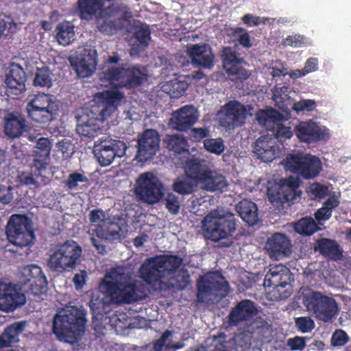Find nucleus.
<instances>
[{"label": "nucleus", "instance_id": "obj_50", "mask_svg": "<svg viewBox=\"0 0 351 351\" xmlns=\"http://www.w3.org/2000/svg\"><path fill=\"white\" fill-rule=\"evenodd\" d=\"M285 114L286 117L275 109L267 110L265 112V124L267 125V128L276 127L277 125L281 124L282 121L288 119L289 114L287 115L286 113Z\"/></svg>", "mask_w": 351, "mask_h": 351}, {"label": "nucleus", "instance_id": "obj_28", "mask_svg": "<svg viewBox=\"0 0 351 351\" xmlns=\"http://www.w3.org/2000/svg\"><path fill=\"white\" fill-rule=\"evenodd\" d=\"M105 0H77L75 12L82 20L91 21L104 10Z\"/></svg>", "mask_w": 351, "mask_h": 351}, {"label": "nucleus", "instance_id": "obj_3", "mask_svg": "<svg viewBox=\"0 0 351 351\" xmlns=\"http://www.w3.org/2000/svg\"><path fill=\"white\" fill-rule=\"evenodd\" d=\"M86 316L84 309L75 306L63 313L56 314L53 320L52 331L60 341L69 343L77 341L85 332Z\"/></svg>", "mask_w": 351, "mask_h": 351}, {"label": "nucleus", "instance_id": "obj_45", "mask_svg": "<svg viewBox=\"0 0 351 351\" xmlns=\"http://www.w3.org/2000/svg\"><path fill=\"white\" fill-rule=\"evenodd\" d=\"M196 184L192 178L188 176L178 178L173 182V189L174 191L181 195L192 194L197 187Z\"/></svg>", "mask_w": 351, "mask_h": 351}, {"label": "nucleus", "instance_id": "obj_18", "mask_svg": "<svg viewBox=\"0 0 351 351\" xmlns=\"http://www.w3.org/2000/svg\"><path fill=\"white\" fill-rule=\"evenodd\" d=\"M221 111L224 114L221 118L222 126L233 129L241 126L245 123L247 110L245 107L237 101H230L226 104Z\"/></svg>", "mask_w": 351, "mask_h": 351}, {"label": "nucleus", "instance_id": "obj_49", "mask_svg": "<svg viewBox=\"0 0 351 351\" xmlns=\"http://www.w3.org/2000/svg\"><path fill=\"white\" fill-rule=\"evenodd\" d=\"M204 147L209 153L220 155L224 152L226 146L221 138H208L204 141Z\"/></svg>", "mask_w": 351, "mask_h": 351}, {"label": "nucleus", "instance_id": "obj_44", "mask_svg": "<svg viewBox=\"0 0 351 351\" xmlns=\"http://www.w3.org/2000/svg\"><path fill=\"white\" fill-rule=\"evenodd\" d=\"M27 106L44 108V109H54L55 111L59 110V105L53 99V96L50 94L38 93L35 95L34 97L28 101Z\"/></svg>", "mask_w": 351, "mask_h": 351}, {"label": "nucleus", "instance_id": "obj_63", "mask_svg": "<svg viewBox=\"0 0 351 351\" xmlns=\"http://www.w3.org/2000/svg\"><path fill=\"white\" fill-rule=\"evenodd\" d=\"M267 20V18H261L251 14H246L242 17L243 23L248 26H257L261 23H265Z\"/></svg>", "mask_w": 351, "mask_h": 351}, {"label": "nucleus", "instance_id": "obj_6", "mask_svg": "<svg viewBox=\"0 0 351 351\" xmlns=\"http://www.w3.org/2000/svg\"><path fill=\"white\" fill-rule=\"evenodd\" d=\"M82 253V247L76 241L66 240L57 245L49 256L47 266L51 271L58 273L71 271L80 262Z\"/></svg>", "mask_w": 351, "mask_h": 351}, {"label": "nucleus", "instance_id": "obj_13", "mask_svg": "<svg viewBox=\"0 0 351 351\" xmlns=\"http://www.w3.org/2000/svg\"><path fill=\"white\" fill-rule=\"evenodd\" d=\"M221 59L226 73L235 84L242 83L251 75V73L243 66L244 62L243 58L232 47L223 48Z\"/></svg>", "mask_w": 351, "mask_h": 351}, {"label": "nucleus", "instance_id": "obj_29", "mask_svg": "<svg viewBox=\"0 0 351 351\" xmlns=\"http://www.w3.org/2000/svg\"><path fill=\"white\" fill-rule=\"evenodd\" d=\"M30 292L35 296H40L47 291V281L41 268L32 265L26 280Z\"/></svg>", "mask_w": 351, "mask_h": 351}, {"label": "nucleus", "instance_id": "obj_39", "mask_svg": "<svg viewBox=\"0 0 351 351\" xmlns=\"http://www.w3.org/2000/svg\"><path fill=\"white\" fill-rule=\"evenodd\" d=\"M288 90V86L278 85H276L272 89V98L276 106L287 115L291 112V100Z\"/></svg>", "mask_w": 351, "mask_h": 351}, {"label": "nucleus", "instance_id": "obj_60", "mask_svg": "<svg viewBox=\"0 0 351 351\" xmlns=\"http://www.w3.org/2000/svg\"><path fill=\"white\" fill-rule=\"evenodd\" d=\"M303 43L304 37L298 34L288 36L282 41V45L285 47H300Z\"/></svg>", "mask_w": 351, "mask_h": 351}, {"label": "nucleus", "instance_id": "obj_62", "mask_svg": "<svg viewBox=\"0 0 351 351\" xmlns=\"http://www.w3.org/2000/svg\"><path fill=\"white\" fill-rule=\"evenodd\" d=\"M172 332L169 330H166L159 339L153 342L152 350L153 351H162L165 346L167 340L171 337Z\"/></svg>", "mask_w": 351, "mask_h": 351}, {"label": "nucleus", "instance_id": "obj_43", "mask_svg": "<svg viewBox=\"0 0 351 351\" xmlns=\"http://www.w3.org/2000/svg\"><path fill=\"white\" fill-rule=\"evenodd\" d=\"M123 71V67H108L101 73L100 80L104 83L122 88Z\"/></svg>", "mask_w": 351, "mask_h": 351}, {"label": "nucleus", "instance_id": "obj_16", "mask_svg": "<svg viewBox=\"0 0 351 351\" xmlns=\"http://www.w3.org/2000/svg\"><path fill=\"white\" fill-rule=\"evenodd\" d=\"M160 136L157 130L147 129L138 137L136 158L140 162L153 158L160 148Z\"/></svg>", "mask_w": 351, "mask_h": 351}, {"label": "nucleus", "instance_id": "obj_41", "mask_svg": "<svg viewBox=\"0 0 351 351\" xmlns=\"http://www.w3.org/2000/svg\"><path fill=\"white\" fill-rule=\"evenodd\" d=\"M163 144L169 151L176 154L189 152L187 140L180 134L166 135L163 138Z\"/></svg>", "mask_w": 351, "mask_h": 351}, {"label": "nucleus", "instance_id": "obj_31", "mask_svg": "<svg viewBox=\"0 0 351 351\" xmlns=\"http://www.w3.org/2000/svg\"><path fill=\"white\" fill-rule=\"evenodd\" d=\"M198 185L206 191L215 192L224 191L228 186L226 178L221 173L215 170L208 169Z\"/></svg>", "mask_w": 351, "mask_h": 351}, {"label": "nucleus", "instance_id": "obj_36", "mask_svg": "<svg viewBox=\"0 0 351 351\" xmlns=\"http://www.w3.org/2000/svg\"><path fill=\"white\" fill-rule=\"evenodd\" d=\"M24 322H16L8 326L0 335V348L9 347L19 341V336L25 329Z\"/></svg>", "mask_w": 351, "mask_h": 351}, {"label": "nucleus", "instance_id": "obj_33", "mask_svg": "<svg viewBox=\"0 0 351 351\" xmlns=\"http://www.w3.org/2000/svg\"><path fill=\"white\" fill-rule=\"evenodd\" d=\"M133 37L134 43L132 45V51L135 53H139L145 50L151 40V30L148 25L141 24L134 29Z\"/></svg>", "mask_w": 351, "mask_h": 351}, {"label": "nucleus", "instance_id": "obj_27", "mask_svg": "<svg viewBox=\"0 0 351 351\" xmlns=\"http://www.w3.org/2000/svg\"><path fill=\"white\" fill-rule=\"evenodd\" d=\"M290 281L289 270L282 265H277L269 269L267 274L264 285L268 287H272L278 292L280 289L285 288Z\"/></svg>", "mask_w": 351, "mask_h": 351}, {"label": "nucleus", "instance_id": "obj_12", "mask_svg": "<svg viewBox=\"0 0 351 351\" xmlns=\"http://www.w3.org/2000/svg\"><path fill=\"white\" fill-rule=\"evenodd\" d=\"M135 193L142 202L154 204L163 197V186L159 179L152 173H145L136 180Z\"/></svg>", "mask_w": 351, "mask_h": 351}, {"label": "nucleus", "instance_id": "obj_1", "mask_svg": "<svg viewBox=\"0 0 351 351\" xmlns=\"http://www.w3.org/2000/svg\"><path fill=\"white\" fill-rule=\"evenodd\" d=\"M182 261V258L177 255L149 258L141 265L139 276L147 284L157 285L160 291H182L191 282L187 270L182 269L176 273Z\"/></svg>", "mask_w": 351, "mask_h": 351}, {"label": "nucleus", "instance_id": "obj_53", "mask_svg": "<svg viewBox=\"0 0 351 351\" xmlns=\"http://www.w3.org/2000/svg\"><path fill=\"white\" fill-rule=\"evenodd\" d=\"M267 130L272 131L276 138L280 141L289 139L293 136L291 128L286 127L282 123L273 128L267 127Z\"/></svg>", "mask_w": 351, "mask_h": 351}, {"label": "nucleus", "instance_id": "obj_24", "mask_svg": "<svg viewBox=\"0 0 351 351\" xmlns=\"http://www.w3.org/2000/svg\"><path fill=\"white\" fill-rule=\"evenodd\" d=\"M187 53L195 66L209 69L214 66L215 55L209 45H193L187 48Z\"/></svg>", "mask_w": 351, "mask_h": 351}, {"label": "nucleus", "instance_id": "obj_22", "mask_svg": "<svg viewBox=\"0 0 351 351\" xmlns=\"http://www.w3.org/2000/svg\"><path fill=\"white\" fill-rule=\"evenodd\" d=\"M295 132L300 141L307 143L326 140L329 137L326 128L313 121L300 123L295 127Z\"/></svg>", "mask_w": 351, "mask_h": 351}, {"label": "nucleus", "instance_id": "obj_58", "mask_svg": "<svg viewBox=\"0 0 351 351\" xmlns=\"http://www.w3.org/2000/svg\"><path fill=\"white\" fill-rule=\"evenodd\" d=\"M209 136V128H193L191 130V139L195 142H200L202 139L208 138Z\"/></svg>", "mask_w": 351, "mask_h": 351}, {"label": "nucleus", "instance_id": "obj_54", "mask_svg": "<svg viewBox=\"0 0 351 351\" xmlns=\"http://www.w3.org/2000/svg\"><path fill=\"white\" fill-rule=\"evenodd\" d=\"M165 207L170 213L176 215L179 212L180 203L177 195L173 193H169L165 197Z\"/></svg>", "mask_w": 351, "mask_h": 351}, {"label": "nucleus", "instance_id": "obj_23", "mask_svg": "<svg viewBox=\"0 0 351 351\" xmlns=\"http://www.w3.org/2000/svg\"><path fill=\"white\" fill-rule=\"evenodd\" d=\"M26 80L27 76L23 68L19 64L11 63L5 77L8 93L16 97L23 93L26 90Z\"/></svg>", "mask_w": 351, "mask_h": 351}, {"label": "nucleus", "instance_id": "obj_9", "mask_svg": "<svg viewBox=\"0 0 351 351\" xmlns=\"http://www.w3.org/2000/svg\"><path fill=\"white\" fill-rule=\"evenodd\" d=\"M127 9V6L122 3H112L105 8L95 19L98 31L104 35L110 36L121 29L124 26Z\"/></svg>", "mask_w": 351, "mask_h": 351}, {"label": "nucleus", "instance_id": "obj_57", "mask_svg": "<svg viewBox=\"0 0 351 351\" xmlns=\"http://www.w3.org/2000/svg\"><path fill=\"white\" fill-rule=\"evenodd\" d=\"M328 188L319 183H313L308 187V193L313 198H324L328 193Z\"/></svg>", "mask_w": 351, "mask_h": 351}, {"label": "nucleus", "instance_id": "obj_34", "mask_svg": "<svg viewBox=\"0 0 351 351\" xmlns=\"http://www.w3.org/2000/svg\"><path fill=\"white\" fill-rule=\"evenodd\" d=\"M237 212L248 226H252L258 221V208L255 203L247 199L239 202L236 206Z\"/></svg>", "mask_w": 351, "mask_h": 351}, {"label": "nucleus", "instance_id": "obj_10", "mask_svg": "<svg viewBox=\"0 0 351 351\" xmlns=\"http://www.w3.org/2000/svg\"><path fill=\"white\" fill-rule=\"evenodd\" d=\"M229 284L219 271L209 272L207 275L202 276L197 282V298L199 302H208L212 296L219 293L223 295L228 293Z\"/></svg>", "mask_w": 351, "mask_h": 351}, {"label": "nucleus", "instance_id": "obj_40", "mask_svg": "<svg viewBox=\"0 0 351 351\" xmlns=\"http://www.w3.org/2000/svg\"><path fill=\"white\" fill-rule=\"evenodd\" d=\"M96 65L95 53L93 54H91L90 51L87 54L85 53L76 66V72L81 77H89L95 69Z\"/></svg>", "mask_w": 351, "mask_h": 351}, {"label": "nucleus", "instance_id": "obj_51", "mask_svg": "<svg viewBox=\"0 0 351 351\" xmlns=\"http://www.w3.org/2000/svg\"><path fill=\"white\" fill-rule=\"evenodd\" d=\"M50 75L49 70L47 69H38L34 77V84L41 87H51L52 86V80Z\"/></svg>", "mask_w": 351, "mask_h": 351}, {"label": "nucleus", "instance_id": "obj_21", "mask_svg": "<svg viewBox=\"0 0 351 351\" xmlns=\"http://www.w3.org/2000/svg\"><path fill=\"white\" fill-rule=\"evenodd\" d=\"M258 313L256 304L248 299L239 302L233 307L228 316V321L231 326H238L245 322L251 321Z\"/></svg>", "mask_w": 351, "mask_h": 351}, {"label": "nucleus", "instance_id": "obj_35", "mask_svg": "<svg viewBox=\"0 0 351 351\" xmlns=\"http://www.w3.org/2000/svg\"><path fill=\"white\" fill-rule=\"evenodd\" d=\"M209 168L203 160L192 158L186 161L184 172L186 176L192 178L196 184H199Z\"/></svg>", "mask_w": 351, "mask_h": 351}, {"label": "nucleus", "instance_id": "obj_17", "mask_svg": "<svg viewBox=\"0 0 351 351\" xmlns=\"http://www.w3.org/2000/svg\"><path fill=\"white\" fill-rule=\"evenodd\" d=\"M25 302L26 297L21 292L17 285L0 282L1 311L6 313L12 312Z\"/></svg>", "mask_w": 351, "mask_h": 351}, {"label": "nucleus", "instance_id": "obj_59", "mask_svg": "<svg viewBox=\"0 0 351 351\" xmlns=\"http://www.w3.org/2000/svg\"><path fill=\"white\" fill-rule=\"evenodd\" d=\"M88 232L91 237L100 239H108L106 228L101 224L90 225Z\"/></svg>", "mask_w": 351, "mask_h": 351}, {"label": "nucleus", "instance_id": "obj_47", "mask_svg": "<svg viewBox=\"0 0 351 351\" xmlns=\"http://www.w3.org/2000/svg\"><path fill=\"white\" fill-rule=\"evenodd\" d=\"M339 204V202L334 196L330 197L324 203L322 207L315 212V217L317 221L322 223V221L329 219L331 217L332 209L337 207Z\"/></svg>", "mask_w": 351, "mask_h": 351}, {"label": "nucleus", "instance_id": "obj_55", "mask_svg": "<svg viewBox=\"0 0 351 351\" xmlns=\"http://www.w3.org/2000/svg\"><path fill=\"white\" fill-rule=\"evenodd\" d=\"M88 178L79 173L73 172L69 174L67 180L65 181V186L70 190H73L77 188L79 182H88Z\"/></svg>", "mask_w": 351, "mask_h": 351}, {"label": "nucleus", "instance_id": "obj_4", "mask_svg": "<svg viewBox=\"0 0 351 351\" xmlns=\"http://www.w3.org/2000/svg\"><path fill=\"white\" fill-rule=\"evenodd\" d=\"M204 237L214 243L222 241L221 247H229L232 241H229L236 231V219L233 214L219 215L217 210H211L202 220Z\"/></svg>", "mask_w": 351, "mask_h": 351}, {"label": "nucleus", "instance_id": "obj_7", "mask_svg": "<svg viewBox=\"0 0 351 351\" xmlns=\"http://www.w3.org/2000/svg\"><path fill=\"white\" fill-rule=\"evenodd\" d=\"M303 304L315 319L324 323L331 322L339 312V305L332 297L312 291L303 297Z\"/></svg>", "mask_w": 351, "mask_h": 351}, {"label": "nucleus", "instance_id": "obj_2", "mask_svg": "<svg viewBox=\"0 0 351 351\" xmlns=\"http://www.w3.org/2000/svg\"><path fill=\"white\" fill-rule=\"evenodd\" d=\"M99 101L90 106L86 117L77 126V132L88 138L97 136L101 130V122L107 120L117 110L125 98L118 90H105L98 93Z\"/></svg>", "mask_w": 351, "mask_h": 351}, {"label": "nucleus", "instance_id": "obj_15", "mask_svg": "<svg viewBox=\"0 0 351 351\" xmlns=\"http://www.w3.org/2000/svg\"><path fill=\"white\" fill-rule=\"evenodd\" d=\"M300 184V179L293 176L281 180L275 190H269V199L273 204L280 205L293 202L301 194L299 190Z\"/></svg>", "mask_w": 351, "mask_h": 351}, {"label": "nucleus", "instance_id": "obj_56", "mask_svg": "<svg viewBox=\"0 0 351 351\" xmlns=\"http://www.w3.org/2000/svg\"><path fill=\"white\" fill-rule=\"evenodd\" d=\"M348 335L341 329L336 330L331 337V345L334 347L345 346L349 341Z\"/></svg>", "mask_w": 351, "mask_h": 351}, {"label": "nucleus", "instance_id": "obj_37", "mask_svg": "<svg viewBox=\"0 0 351 351\" xmlns=\"http://www.w3.org/2000/svg\"><path fill=\"white\" fill-rule=\"evenodd\" d=\"M315 250L330 259L337 261L342 257V251L339 244L334 240L323 238L317 240Z\"/></svg>", "mask_w": 351, "mask_h": 351}, {"label": "nucleus", "instance_id": "obj_52", "mask_svg": "<svg viewBox=\"0 0 351 351\" xmlns=\"http://www.w3.org/2000/svg\"><path fill=\"white\" fill-rule=\"evenodd\" d=\"M295 324L298 330L302 333L311 332L315 326L313 319L309 316L295 317Z\"/></svg>", "mask_w": 351, "mask_h": 351}, {"label": "nucleus", "instance_id": "obj_38", "mask_svg": "<svg viewBox=\"0 0 351 351\" xmlns=\"http://www.w3.org/2000/svg\"><path fill=\"white\" fill-rule=\"evenodd\" d=\"M26 112L28 117L33 121L38 123H49L56 119L58 111L54 109L30 107L26 106Z\"/></svg>", "mask_w": 351, "mask_h": 351}, {"label": "nucleus", "instance_id": "obj_14", "mask_svg": "<svg viewBox=\"0 0 351 351\" xmlns=\"http://www.w3.org/2000/svg\"><path fill=\"white\" fill-rule=\"evenodd\" d=\"M128 147L123 141L112 138L101 139L95 145L94 154L99 163L104 167L110 165L115 158L125 154Z\"/></svg>", "mask_w": 351, "mask_h": 351}, {"label": "nucleus", "instance_id": "obj_5", "mask_svg": "<svg viewBox=\"0 0 351 351\" xmlns=\"http://www.w3.org/2000/svg\"><path fill=\"white\" fill-rule=\"evenodd\" d=\"M99 288L114 304H129L138 301L141 298L136 282H131L129 278L122 279L120 277V280H118L108 274L102 279Z\"/></svg>", "mask_w": 351, "mask_h": 351}, {"label": "nucleus", "instance_id": "obj_42", "mask_svg": "<svg viewBox=\"0 0 351 351\" xmlns=\"http://www.w3.org/2000/svg\"><path fill=\"white\" fill-rule=\"evenodd\" d=\"M56 32L58 42L63 46L70 45L75 40L74 25L69 21L59 23Z\"/></svg>", "mask_w": 351, "mask_h": 351}, {"label": "nucleus", "instance_id": "obj_20", "mask_svg": "<svg viewBox=\"0 0 351 351\" xmlns=\"http://www.w3.org/2000/svg\"><path fill=\"white\" fill-rule=\"evenodd\" d=\"M198 119L197 109L192 105H186L172 113L169 125L174 130L186 132Z\"/></svg>", "mask_w": 351, "mask_h": 351}, {"label": "nucleus", "instance_id": "obj_64", "mask_svg": "<svg viewBox=\"0 0 351 351\" xmlns=\"http://www.w3.org/2000/svg\"><path fill=\"white\" fill-rule=\"evenodd\" d=\"M105 217V213L103 210L97 208L92 210L89 214L90 225L99 224L100 222H104Z\"/></svg>", "mask_w": 351, "mask_h": 351}, {"label": "nucleus", "instance_id": "obj_19", "mask_svg": "<svg viewBox=\"0 0 351 351\" xmlns=\"http://www.w3.org/2000/svg\"><path fill=\"white\" fill-rule=\"evenodd\" d=\"M3 123L5 134L11 138L20 137L28 129L25 116L17 110H5Z\"/></svg>", "mask_w": 351, "mask_h": 351}, {"label": "nucleus", "instance_id": "obj_48", "mask_svg": "<svg viewBox=\"0 0 351 351\" xmlns=\"http://www.w3.org/2000/svg\"><path fill=\"white\" fill-rule=\"evenodd\" d=\"M189 84L184 80H180L175 78L168 82L164 88L173 97H180L183 95L188 88Z\"/></svg>", "mask_w": 351, "mask_h": 351}, {"label": "nucleus", "instance_id": "obj_11", "mask_svg": "<svg viewBox=\"0 0 351 351\" xmlns=\"http://www.w3.org/2000/svg\"><path fill=\"white\" fill-rule=\"evenodd\" d=\"M284 164L287 169L306 179L316 177L322 169L319 158L311 154H289L284 160Z\"/></svg>", "mask_w": 351, "mask_h": 351}, {"label": "nucleus", "instance_id": "obj_46", "mask_svg": "<svg viewBox=\"0 0 351 351\" xmlns=\"http://www.w3.org/2000/svg\"><path fill=\"white\" fill-rule=\"evenodd\" d=\"M317 223L312 217H303L294 224V230L300 234L310 236L319 230Z\"/></svg>", "mask_w": 351, "mask_h": 351}, {"label": "nucleus", "instance_id": "obj_30", "mask_svg": "<svg viewBox=\"0 0 351 351\" xmlns=\"http://www.w3.org/2000/svg\"><path fill=\"white\" fill-rule=\"evenodd\" d=\"M254 153L262 161L269 162L278 156L279 148L271 138L261 136L254 143Z\"/></svg>", "mask_w": 351, "mask_h": 351}, {"label": "nucleus", "instance_id": "obj_61", "mask_svg": "<svg viewBox=\"0 0 351 351\" xmlns=\"http://www.w3.org/2000/svg\"><path fill=\"white\" fill-rule=\"evenodd\" d=\"M13 199L12 187L0 184V202L9 204Z\"/></svg>", "mask_w": 351, "mask_h": 351}, {"label": "nucleus", "instance_id": "obj_8", "mask_svg": "<svg viewBox=\"0 0 351 351\" xmlns=\"http://www.w3.org/2000/svg\"><path fill=\"white\" fill-rule=\"evenodd\" d=\"M5 233L8 241L20 247L31 245L35 239L32 219L24 215H12L8 221Z\"/></svg>", "mask_w": 351, "mask_h": 351}, {"label": "nucleus", "instance_id": "obj_25", "mask_svg": "<svg viewBox=\"0 0 351 351\" xmlns=\"http://www.w3.org/2000/svg\"><path fill=\"white\" fill-rule=\"evenodd\" d=\"M51 149V143L49 138L40 137L36 141V145L34 149V167H32L35 168L36 175L45 177L43 173L47 169Z\"/></svg>", "mask_w": 351, "mask_h": 351}, {"label": "nucleus", "instance_id": "obj_26", "mask_svg": "<svg viewBox=\"0 0 351 351\" xmlns=\"http://www.w3.org/2000/svg\"><path fill=\"white\" fill-rule=\"evenodd\" d=\"M291 244L288 237L282 233H275L268 239L265 248L271 257L276 259L288 255L291 252Z\"/></svg>", "mask_w": 351, "mask_h": 351}, {"label": "nucleus", "instance_id": "obj_32", "mask_svg": "<svg viewBox=\"0 0 351 351\" xmlns=\"http://www.w3.org/2000/svg\"><path fill=\"white\" fill-rule=\"evenodd\" d=\"M147 70L139 65L124 68L122 86L127 88H136L145 80Z\"/></svg>", "mask_w": 351, "mask_h": 351}]
</instances>
